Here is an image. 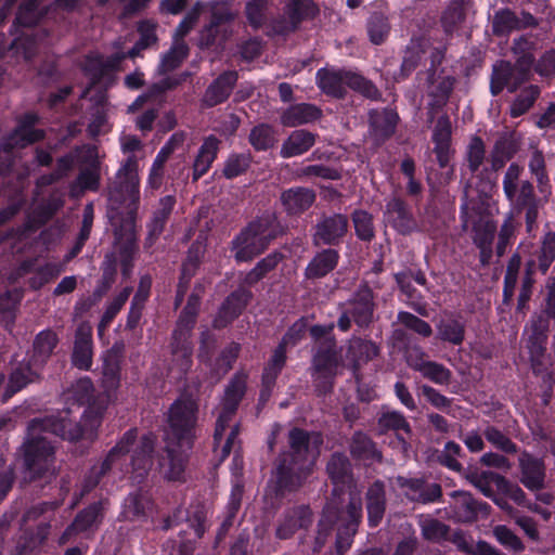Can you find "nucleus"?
<instances>
[{
    "mask_svg": "<svg viewBox=\"0 0 555 555\" xmlns=\"http://www.w3.org/2000/svg\"><path fill=\"white\" fill-rule=\"evenodd\" d=\"M107 216L114 227L115 245L119 253L121 270L128 275L132 258L138 250L135 219L140 203L138 159L130 155L121 164L107 190Z\"/></svg>",
    "mask_w": 555,
    "mask_h": 555,
    "instance_id": "1",
    "label": "nucleus"
},
{
    "mask_svg": "<svg viewBox=\"0 0 555 555\" xmlns=\"http://www.w3.org/2000/svg\"><path fill=\"white\" fill-rule=\"evenodd\" d=\"M73 409L57 414L33 418L27 425V438L23 443L25 479H50L57 474L55 446L42 435L50 433L64 440L77 441L88 434L85 422H77Z\"/></svg>",
    "mask_w": 555,
    "mask_h": 555,
    "instance_id": "2",
    "label": "nucleus"
},
{
    "mask_svg": "<svg viewBox=\"0 0 555 555\" xmlns=\"http://www.w3.org/2000/svg\"><path fill=\"white\" fill-rule=\"evenodd\" d=\"M323 443L321 434L293 428L288 433V450L280 454L269 488L276 496L297 491L312 472Z\"/></svg>",
    "mask_w": 555,
    "mask_h": 555,
    "instance_id": "3",
    "label": "nucleus"
},
{
    "mask_svg": "<svg viewBox=\"0 0 555 555\" xmlns=\"http://www.w3.org/2000/svg\"><path fill=\"white\" fill-rule=\"evenodd\" d=\"M198 405L191 397L178 398L169 408L165 454L159 460V468L165 478L179 480L184 472L186 451L195 438Z\"/></svg>",
    "mask_w": 555,
    "mask_h": 555,
    "instance_id": "4",
    "label": "nucleus"
},
{
    "mask_svg": "<svg viewBox=\"0 0 555 555\" xmlns=\"http://www.w3.org/2000/svg\"><path fill=\"white\" fill-rule=\"evenodd\" d=\"M245 390L246 376L236 374L227 386L224 396L217 408L214 450L220 462H223L232 451L236 452L240 449L237 439L240 426L236 423L231 425V421L245 395Z\"/></svg>",
    "mask_w": 555,
    "mask_h": 555,
    "instance_id": "5",
    "label": "nucleus"
},
{
    "mask_svg": "<svg viewBox=\"0 0 555 555\" xmlns=\"http://www.w3.org/2000/svg\"><path fill=\"white\" fill-rule=\"evenodd\" d=\"M280 233L281 227L273 212H266L251 221L232 242L236 261L251 260L262 253Z\"/></svg>",
    "mask_w": 555,
    "mask_h": 555,
    "instance_id": "6",
    "label": "nucleus"
},
{
    "mask_svg": "<svg viewBox=\"0 0 555 555\" xmlns=\"http://www.w3.org/2000/svg\"><path fill=\"white\" fill-rule=\"evenodd\" d=\"M317 82L323 92L335 98H343L347 87L369 99L376 100L380 95L370 80L350 70L320 69L317 73Z\"/></svg>",
    "mask_w": 555,
    "mask_h": 555,
    "instance_id": "7",
    "label": "nucleus"
},
{
    "mask_svg": "<svg viewBox=\"0 0 555 555\" xmlns=\"http://www.w3.org/2000/svg\"><path fill=\"white\" fill-rule=\"evenodd\" d=\"M137 439V429L127 430L118 442L108 451L106 456L99 463L94 464L87 475L83 483V492H89L95 488L101 479L114 470H118L121 475L128 473L124 469L126 457L132 450Z\"/></svg>",
    "mask_w": 555,
    "mask_h": 555,
    "instance_id": "8",
    "label": "nucleus"
},
{
    "mask_svg": "<svg viewBox=\"0 0 555 555\" xmlns=\"http://www.w3.org/2000/svg\"><path fill=\"white\" fill-rule=\"evenodd\" d=\"M534 57L531 53L520 55L515 64L507 61H499L493 65L490 91L492 95H498L507 89L515 92L524 82L531 77V67Z\"/></svg>",
    "mask_w": 555,
    "mask_h": 555,
    "instance_id": "9",
    "label": "nucleus"
},
{
    "mask_svg": "<svg viewBox=\"0 0 555 555\" xmlns=\"http://www.w3.org/2000/svg\"><path fill=\"white\" fill-rule=\"evenodd\" d=\"M374 309L373 292L367 285H362L353 297L344 304L337 326L343 332H347L352 320L359 327H366L373 320Z\"/></svg>",
    "mask_w": 555,
    "mask_h": 555,
    "instance_id": "10",
    "label": "nucleus"
},
{
    "mask_svg": "<svg viewBox=\"0 0 555 555\" xmlns=\"http://www.w3.org/2000/svg\"><path fill=\"white\" fill-rule=\"evenodd\" d=\"M305 325L301 323L294 324L283 337L282 343L274 350L268 365L264 367L262 374L263 389L261 391V399L266 400L270 396L272 386L275 383L278 375L283 369L286 361L285 347L289 343L295 344L301 337Z\"/></svg>",
    "mask_w": 555,
    "mask_h": 555,
    "instance_id": "11",
    "label": "nucleus"
},
{
    "mask_svg": "<svg viewBox=\"0 0 555 555\" xmlns=\"http://www.w3.org/2000/svg\"><path fill=\"white\" fill-rule=\"evenodd\" d=\"M320 10L313 0H287L284 8L285 18L273 25L275 33L284 35L297 30L302 22L313 20Z\"/></svg>",
    "mask_w": 555,
    "mask_h": 555,
    "instance_id": "12",
    "label": "nucleus"
},
{
    "mask_svg": "<svg viewBox=\"0 0 555 555\" xmlns=\"http://www.w3.org/2000/svg\"><path fill=\"white\" fill-rule=\"evenodd\" d=\"M349 220L346 215H323L314 225L312 243L320 245H338L346 235Z\"/></svg>",
    "mask_w": 555,
    "mask_h": 555,
    "instance_id": "13",
    "label": "nucleus"
},
{
    "mask_svg": "<svg viewBox=\"0 0 555 555\" xmlns=\"http://www.w3.org/2000/svg\"><path fill=\"white\" fill-rule=\"evenodd\" d=\"M397 486L412 502L428 504L438 501L442 495L441 486L437 482H428L422 478L397 477Z\"/></svg>",
    "mask_w": 555,
    "mask_h": 555,
    "instance_id": "14",
    "label": "nucleus"
},
{
    "mask_svg": "<svg viewBox=\"0 0 555 555\" xmlns=\"http://www.w3.org/2000/svg\"><path fill=\"white\" fill-rule=\"evenodd\" d=\"M384 220L398 233L406 235L417 230V222L408 204L399 198H390L384 210Z\"/></svg>",
    "mask_w": 555,
    "mask_h": 555,
    "instance_id": "15",
    "label": "nucleus"
},
{
    "mask_svg": "<svg viewBox=\"0 0 555 555\" xmlns=\"http://www.w3.org/2000/svg\"><path fill=\"white\" fill-rule=\"evenodd\" d=\"M85 162L88 166L80 170L77 179L70 184L69 193L79 197L85 191H96L100 186V168L95 147L86 149Z\"/></svg>",
    "mask_w": 555,
    "mask_h": 555,
    "instance_id": "16",
    "label": "nucleus"
},
{
    "mask_svg": "<svg viewBox=\"0 0 555 555\" xmlns=\"http://www.w3.org/2000/svg\"><path fill=\"white\" fill-rule=\"evenodd\" d=\"M519 481L531 492H539L545 487V465L541 459L524 452L518 459Z\"/></svg>",
    "mask_w": 555,
    "mask_h": 555,
    "instance_id": "17",
    "label": "nucleus"
},
{
    "mask_svg": "<svg viewBox=\"0 0 555 555\" xmlns=\"http://www.w3.org/2000/svg\"><path fill=\"white\" fill-rule=\"evenodd\" d=\"M434 73L429 75L430 86L428 88V121L433 122L436 115L446 106L450 94L453 91L455 79L451 76H439L434 78Z\"/></svg>",
    "mask_w": 555,
    "mask_h": 555,
    "instance_id": "18",
    "label": "nucleus"
},
{
    "mask_svg": "<svg viewBox=\"0 0 555 555\" xmlns=\"http://www.w3.org/2000/svg\"><path fill=\"white\" fill-rule=\"evenodd\" d=\"M347 519L338 529L335 548L337 555H344L351 546L352 538L362 518V504L359 499H351L347 505Z\"/></svg>",
    "mask_w": 555,
    "mask_h": 555,
    "instance_id": "19",
    "label": "nucleus"
},
{
    "mask_svg": "<svg viewBox=\"0 0 555 555\" xmlns=\"http://www.w3.org/2000/svg\"><path fill=\"white\" fill-rule=\"evenodd\" d=\"M312 524V512L307 505H299L287 509L275 531L276 538L286 540L292 538L299 529H307Z\"/></svg>",
    "mask_w": 555,
    "mask_h": 555,
    "instance_id": "20",
    "label": "nucleus"
},
{
    "mask_svg": "<svg viewBox=\"0 0 555 555\" xmlns=\"http://www.w3.org/2000/svg\"><path fill=\"white\" fill-rule=\"evenodd\" d=\"M341 364L334 338L321 340L313 357V369L324 378H334Z\"/></svg>",
    "mask_w": 555,
    "mask_h": 555,
    "instance_id": "21",
    "label": "nucleus"
},
{
    "mask_svg": "<svg viewBox=\"0 0 555 555\" xmlns=\"http://www.w3.org/2000/svg\"><path fill=\"white\" fill-rule=\"evenodd\" d=\"M105 503V501L95 502L81 511L60 537V544H65L72 537L96 526L103 518Z\"/></svg>",
    "mask_w": 555,
    "mask_h": 555,
    "instance_id": "22",
    "label": "nucleus"
},
{
    "mask_svg": "<svg viewBox=\"0 0 555 555\" xmlns=\"http://www.w3.org/2000/svg\"><path fill=\"white\" fill-rule=\"evenodd\" d=\"M154 451V439L145 435L137 443L131 455V478L134 482H142L152 468V453Z\"/></svg>",
    "mask_w": 555,
    "mask_h": 555,
    "instance_id": "23",
    "label": "nucleus"
},
{
    "mask_svg": "<svg viewBox=\"0 0 555 555\" xmlns=\"http://www.w3.org/2000/svg\"><path fill=\"white\" fill-rule=\"evenodd\" d=\"M238 79L237 72L227 70L220 74L205 90L202 103L206 107H214L228 100L236 81Z\"/></svg>",
    "mask_w": 555,
    "mask_h": 555,
    "instance_id": "24",
    "label": "nucleus"
},
{
    "mask_svg": "<svg viewBox=\"0 0 555 555\" xmlns=\"http://www.w3.org/2000/svg\"><path fill=\"white\" fill-rule=\"evenodd\" d=\"M63 271V267L59 263L48 262L44 266L36 268V259L23 261L11 279L16 280L27 273L34 272V276L29 280V285L34 289H38L49 281L56 278Z\"/></svg>",
    "mask_w": 555,
    "mask_h": 555,
    "instance_id": "25",
    "label": "nucleus"
},
{
    "mask_svg": "<svg viewBox=\"0 0 555 555\" xmlns=\"http://www.w3.org/2000/svg\"><path fill=\"white\" fill-rule=\"evenodd\" d=\"M555 260V232H547L543 235L541 244L530 255L526 263L528 274L540 271L545 274Z\"/></svg>",
    "mask_w": 555,
    "mask_h": 555,
    "instance_id": "26",
    "label": "nucleus"
},
{
    "mask_svg": "<svg viewBox=\"0 0 555 555\" xmlns=\"http://www.w3.org/2000/svg\"><path fill=\"white\" fill-rule=\"evenodd\" d=\"M399 116L392 109H373L369 113L370 131L377 143H383L396 131Z\"/></svg>",
    "mask_w": 555,
    "mask_h": 555,
    "instance_id": "27",
    "label": "nucleus"
},
{
    "mask_svg": "<svg viewBox=\"0 0 555 555\" xmlns=\"http://www.w3.org/2000/svg\"><path fill=\"white\" fill-rule=\"evenodd\" d=\"M251 294L246 289H237L230 294L222 304L214 321L215 327H224L234 320L247 305Z\"/></svg>",
    "mask_w": 555,
    "mask_h": 555,
    "instance_id": "28",
    "label": "nucleus"
},
{
    "mask_svg": "<svg viewBox=\"0 0 555 555\" xmlns=\"http://www.w3.org/2000/svg\"><path fill=\"white\" fill-rule=\"evenodd\" d=\"M365 501L369 525L377 527L386 512L385 485L379 480L373 482L365 493Z\"/></svg>",
    "mask_w": 555,
    "mask_h": 555,
    "instance_id": "29",
    "label": "nucleus"
},
{
    "mask_svg": "<svg viewBox=\"0 0 555 555\" xmlns=\"http://www.w3.org/2000/svg\"><path fill=\"white\" fill-rule=\"evenodd\" d=\"M322 116V111L310 103L291 105L281 115V124L285 127H297L313 122Z\"/></svg>",
    "mask_w": 555,
    "mask_h": 555,
    "instance_id": "30",
    "label": "nucleus"
},
{
    "mask_svg": "<svg viewBox=\"0 0 555 555\" xmlns=\"http://www.w3.org/2000/svg\"><path fill=\"white\" fill-rule=\"evenodd\" d=\"M315 194L307 188H292L284 191L281 202L285 210L291 215H299L307 210L314 202Z\"/></svg>",
    "mask_w": 555,
    "mask_h": 555,
    "instance_id": "31",
    "label": "nucleus"
},
{
    "mask_svg": "<svg viewBox=\"0 0 555 555\" xmlns=\"http://www.w3.org/2000/svg\"><path fill=\"white\" fill-rule=\"evenodd\" d=\"M38 369L30 361L23 362L14 369L10 374L9 383L3 393L4 400L11 398L28 384L37 382L40 378Z\"/></svg>",
    "mask_w": 555,
    "mask_h": 555,
    "instance_id": "32",
    "label": "nucleus"
},
{
    "mask_svg": "<svg viewBox=\"0 0 555 555\" xmlns=\"http://www.w3.org/2000/svg\"><path fill=\"white\" fill-rule=\"evenodd\" d=\"M72 361L80 370H89L92 364V338L89 328L80 326L75 335Z\"/></svg>",
    "mask_w": 555,
    "mask_h": 555,
    "instance_id": "33",
    "label": "nucleus"
},
{
    "mask_svg": "<svg viewBox=\"0 0 555 555\" xmlns=\"http://www.w3.org/2000/svg\"><path fill=\"white\" fill-rule=\"evenodd\" d=\"M455 501V515L460 521L470 522L476 520L480 512L487 513L490 506L486 502L475 500L467 492L456 491L453 493Z\"/></svg>",
    "mask_w": 555,
    "mask_h": 555,
    "instance_id": "34",
    "label": "nucleus"
},
{
    "mask_svg": "<svg viewBox=\"0 0 555 555\" xmlns=\"http://www.w3.org/2000/svg\"><path fill=\"white\" fill-rule=\"evenodd\" d=\"M315 143V135L308 130H294L283 142L280 154L283 158H291L309 151Z\"/></svg>",
    "mask_w": 555,
    "mask_h": 555,
    "instance_id": "35",
    "label": "nucleus"
},
{
    "mask_svg": "<svg viewBox=\"0 0 555 555\" xmlns=\"http://www.w3.org/2000/svg\"><path fill=\"white\" fill-rule=\"evenodd\" d=\"M339 255L337 250L327 248L319 251L308 263L305 275L307 279H321L335 269Z\"/></svg>",
    "mask_w": 555,
    "mask_h": 555,
    "instance_id": "36",
    "label": "nucleus"
},
{
    "mask_svg": "<svg viewBox=\"0 0 555 555\" xmlns=\"http://www.w3.org/2000/svg\"><path fill=\"white\" fill-rule=\"evenodd\" d=\"M465 322L461 317L446 315L437 323V337L442 341L461 345L465 338Z\"/></svg>",
    "mask_w": 555,
    "mask_h": 555,
    "instance_id": "37",
    "label": "nucleus"
},
{
    "mask_svg": "<svg viewBox=\"0 0 555 555\" xmlns=\"http://www.w3.org/2000/svg\"><path fill=\"white\" fill-rule=\"evenodd\" d=\"M339 518V508L332 502L327 503L323 509L321 519L318 522L317 535L312 547L314 553L321 552L323 546L326 544L336 521Z\"/></svg>",
    "mask_w": 555,
    "mask_h": 555,
    "instance_id": "38",
    "label": "nucleus"
},
{
    "mask_svg": "<svg viewBox=\"0 0 555 555\" xmlns=\"http://www.w3.org/2000/svg\"><path fill=\"white\" fill-rule=\"evenodd\" d=\"M56 345L57 337L54 332L50 330L40 332L34 340L33 353L28 361H30L36 367H42L52 354Z\"/></svg>",
    "mask_w": 555,
    "mask_h": 555,
    "instance_id": "39",
    "label": "nucleus"
},
{
    "mask_svg": "<svg viewBox=\"0 0 555 555\" xmlns=\"http://www.w3.org/2000/svg\"><path fill=\"white\" fill-rule=\"evenodd\" d=\"M219 144L220 141L214 135L205 139L193 164V181H197L209 170L217 157Z\"/></svg>",
    "mask_w": 555,
    "mask_h": 555,
    "instance_id": "40",
    "label": "nucleus"
},
{
    "mask_svg": "<svg viewBox=\"0 0 555 555\" xmlns=\"http://www.w3.org/2000/svg\"><path fill=\"white\" fill-rule=\"evenodd\" d=\"M528 169L537 181L539 192L543 195L544 198H547L552 193V188L546 170L544 154L538 147H534L530 154Z\"/></svg>",
    "mask_w": 555,
    "mask_h": 555,
    "instance_id": "41",
    "label": "nucleus"
},
{
    "mask_svg": "<svg viewBox=\"0 0 555 555\" xmlns=\"http://www.w3.org/2000/svg\"><path fill=\"white\" fill-rule=\"evenodd\" d=\"M351 455L361 461H380L382 454L371 438L362 431L353 434L350 441Z\"/></svg>",
    "mask_w": 555,
    "mask_h": 555,
    "instance_id": "42",
    "label": "nucleus"
},
{
    "mask_svg": "<svg viewBox=\"0 0 555 555\" xmlns=\"http://www.w3.org/2000/svg\"><path fill=\"white\" fill-rule=\"evenodd\" d=\"M151 507V500L146 492L135 491L130 493L124 502L122 517L127 520H140L146 516Z\"/></svg>",
    "mask_w": 555,
    "mask_h": 555,
    "instance_id": "43",
    "label": "nucleus"
},
{
    "mask_svg": "<svg viewBox=\"0 0 555 555\" xmlns=\"http://www.w3.org/2000/svg\"><path fill=\"white\" fill-rule=\"evenodd\" d=\"M142 50H145L144 47H140V43L137 41L134 47L129 50L127 53L117 52L114 55L103 59L102 56H96L94 59H91L88 66H92L96 68V72L94 73V76H101L105 74L106 72L116 69L120 62L125 60L126 57L134 59L135 56L140 55V52Z\"/></svg>",
    "mask_w": 555,
    "mask_h": 555,
    "instance_id": "44",
    "label": "nucleus"
},
{
    "mask_svg": "<svg viewBox=\"0 0 555 555\" xmlns=\"http://www.w3.org/2000/svg\"><path fill=\"white\" fill-rule=\"evenodd\" d=\"M348 353L353 361L354 370H357L361 362H367L376 358L379 353V348L371 340L352 338L349 343Z\"/></svg>",
    "mask_w": 555,
    "mask_h": 555,
    "instance_id": "45",
    "label": "nucleus"
},
{
    "mask_svg": "<svg viewBox=\"0 0 555 555\" xmlns=\"http://www.w3.org/2000/svg\"><path fill=\"white\" fill-rule=\"evenodd\" d=\"M466 479L474 485L485 496L493 498L491 483H495L500 489L503 476L491 470H470L466 474Z\"/></svg>",
    "mask_w": 555,
    "mask_h": 555,
    "instance_id": "46",
    "label": "nucleus"
},
{
    "mask_svg": "<svg viewBox=\"0 0 555 555\" xmlns=\"http://www.w3.org/2000/svg\"><path fill=\"white\" fill-rule=\"evenodd\" d=\"M331 480L336 485H345L350 479L351 465L348 457L343 453H334L326 466Z\"/></svg>",
    "mask_w": 555,
    "mask_h": 555,
    "instance_id": "47",
    "label": "nucleus"
},
{
    "mask_svg": "<svg viewBox=\"0 0 555 555\" xmlns=\"http://www.w3.org/2000/svg\"><path fill=\"white\" fill-rule=\"evenodd\" d=\"M473 241L477 245L479 249H481L482 254H491V245L494 238V233L496 231V225L493 221L487 219H479L475 222Z\"/></svg>",
    "mask_w": 555,
    "mask_h": 555,
    "instance_id": "48",
    "label": "nucleus"
},
{
    "mask_svg": "<svg viewBox=\"0 0 555 555\" xmlns=\"http://www.w3.org/2000/svg\"><path fill=\"white\" fill-rule=\"evenodd\" d=\"M388 17L380 12L371 14L366 22L369 39L373 44H382L390 33Z\"/></svg>",
    "mask_w": 555,
    "mask_h": 555,
    "instance_id": "49",
    "label": "nucleus"
},
{
    "mask_svg": "<svg viewBox=\"0 0 555 555\" xmlns=\"http://www.w3.org/2000/svg\"><path fill=\"white\" fill-rule=\"evenodd\" d=\"M192 343L190 339H173L171 343L172 363L180 373H186L192 366Z\"/></svg>",
    "mask_w": 555,
    "mask_h": 555,
    "instance_id": "50",
    "label": "nucleus"
},
{
    "mask_svg": "<svg viewBox=\"0 0 555 555\" xmlns=\"http://www.w3.org/2000/svg\"><path fill=\"white\" fill-rule=\"evenodd\" d=\"M518 16L509 9L496 11L492 17V30L496 36H504L519 29Z\"/></svg>",
    "mask_w": 555,
    "mask_h": 555,
    "instance_id": "51",
    "label": "nucleus"
},
{
    "mask_svg": "<svg viewBox=\"0 0 555 555\" xmlns=\"http://www.w3.org/2000/svg\"><path fill=\"white\" fill-rule=\"evenodd\" d=\"M188 53L189 48L184 40H175L171 49L162 59L159 72L165 74L176 69L188 56Z\"/></svg>",
    "mask_w": 555,
    "mask_h": 555,
    "instance_id": "52",
    "label": "nucleus"
},
{
    "mask_svg": "<svg viewBox=\"0 0 555 555\" xmlns=\"http://www.w3.org/2000/svg\"><path fill=\"white\" fill-rule=\"evenodd\" d=\"M248 140L256 151H267L276 142L273 128L267 124L255 126L250 130Z\"/></svg>",
    "mask_w": 555,
    "mask_h": 555,
    "instance_id": "53",
    "label": "nucleus"
},
{
    "mask_svg": "<svg viewBox=\"0 0 555 555\" xmlns=\"http://www.w3.org/2000/svg\"><path fill=\"white\" fill-rule=\"evenodd\" d=\"M470 3H463L460 0H454L442 13L441 24L447 33H451L455 27L461 24Z\"/></svg>",
    "mask_w": 555,
    "mask_h": 555,
    "instance_id": "54",
    "label": "nucleus"
},
{
    "mask_svg": "<svg viewBox=\"0 0 555 555\" xmlns=\"http://www.w3.org/2000/svg\"><path fill=\"white\" fill-rule=\"evenodd\" d=\"M541 90L538 86L531 85L519 93L511 105V115L519 117L527 113L539 98Z\"/></svg>",
    "mask_w": 555,
    "mask_h": 555,
    "instance_id": "55",
    "label": "nucleus"
},
{
    "mask_svg": "<svg viewBox=\"0 0 555 555\" xmlns=\"http://www.w3.org/2000/svg\"><path fill=\"white\" fill-rule=\"evenodd\" d=\"M414 370L420 372L425 378L439 385L449 384L451 378L450 370L434 361H427L426 364H415Z\"/></svg>",
    "mask_w": 555,
    "mask_h": 555,
    "instance_id": "56",
    "label": "nucleus"
},
{
    "mask_svg": "<svg viewBox=\"0 0 555 555\" xmlns=\"http://www.w3.org/2000/svg\"><path fill=\"white\" fill-rule=\"evenodd\" d=\"M251 164V155L249 153L231 154L223 166V176L227 179H233L243 175Z\"/></svg>",
    "mask_w": 555,
    "mask_h": 555,
    "instance_id": "57",
    "label": "nucleus"
},
{
    "mask_svg": "<svg viewBox=\"0 0 555 555\" xmlns=\"http://www.w3.org/2000/svg\"><path fill=\"white\" fill-rule=\"evenodd\" d=\"M486 156L485 143L480 137H472L465 153L467 168L472 173L476 172L482 165Z\"/></svg>",
    "mask_w": 555,
    "mask_h": 555,
    "instance_id": "58",
    "label": "nucleus"
},
{
    "mask_svg": "<svg viewBox=\"0 0 555 555\" xmlns=\"http://www.w3.org/2000/svg\"><path fill=\"white\" fill-rule=\"evenodd\" d=\"M483 436L494 448L507 454H515L517 446L503 431L494 426H488L483 430Z\"/></svg>",
    "mask_w": 555,
    "mask_h": 555,
    "instance_id": "59",
    "label": "nucleus"
},
{
    "mask_svg": "<svg viewBox=\"0 0 555 555\" xmlns=\"http://www.w3.org/2000/svg\"><path fill=\"white\" fill-rule=\"evenodd\" d=\"M93 398V385L90 378H81L66 393L67 400H74L77 409L86 403H90Z\"/></svg>",
    "mask_w": 555,
    "mask_h": 555,
    "instance_id": "60",
    "label": "nucleus"
},
{
    "mask_svg": "<svg viewBox=\"0 0 555 555\" xmlns=\"http://www.w3.org/2000/svg\"><path fill=\"white\" fill-rule=\"evenodd\" d=\"M245 14L251 27L255 29L260 28L268 18V2L266 0H251L247 2Z\"/></svg>",
    "mask_w": 555,
    "mask_h": 555,
    "instance_id": "61",
    "label": "nucleus"
},
{
    "mask_svg": "<svg viewBox=\"0 0 555 555\" xmlns=\"http://www.w3.org/2000/svg\"><path fill=\"white\" fill-rule=\"evenodd\" d=\"M282 255L273 253L268 255L266 258L260 260L257 266L246 274L245 282L247 284H255L261 280L267 272L273 270L276 264L281 261Z\"/></svg>",
    "mask_w": 555,
    "mask_h": 555,
    "instance_id": "62",
    "label": "nucleus"
},
{
    "mask_svg": "<svg viewBox=\"0 0 555 555\" xmlns=\"http://www.w3.org/2000/svg\"><path fill=\"white\" fill-rule=\"evenodd\" d=\"M352 221L357 236L362 241H371L374 237L373 217L365 210H356Z\"/></svg>",
    "mask_w": 555,
    "mask_h": 555,
    "instance_id": "63",
    "label": "nucleus"
},
{
    "mask_svg": "<svg viewBox=\"0 0 555 555\" xmlns=\"http://www.w3.org/2000/svg\"><path fill=\"white\" fill-rule=\"evenodd\" d=\"M524 168L517 163H512L506 169L503 177V191L507 199H512L515 193L519 190L521 183V173Z\"/></svg>",
    "mask_w": 555,
    "mask_h": 555,
    "instance_id": "64",
    "label": "nucleus"
}]
</instances>
